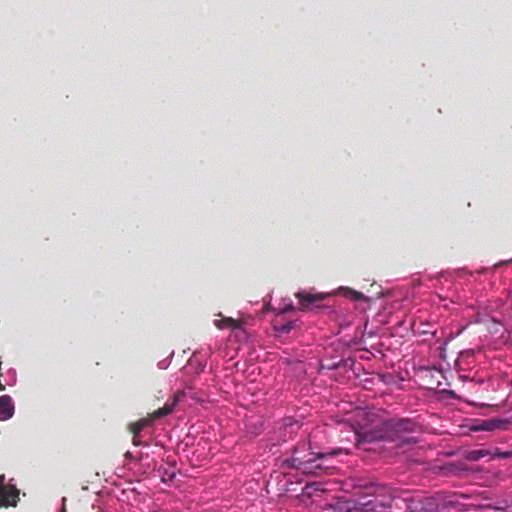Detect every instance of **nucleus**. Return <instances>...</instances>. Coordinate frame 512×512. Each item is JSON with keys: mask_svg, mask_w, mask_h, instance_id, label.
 I'll return each instance as SVG.
<instances>
[{"mask_svg": "<svg viewBox=\"0 0 512 512\" xmlns=\"http://www.w3.org/2000/svg\"><path fill=\"white\" fill-rule=\"evenodd\" d=\"M415 428V422L410 419L387 420L373 427L354 428V435L358 446L378 441H391L398 445L414 444L417 440L411 434Z\"/></svg>", "mask_w": 512, "mask_h": 512, "instance_id": "1", "label": "nucleus"}, {"mask_svg": "<svg viewBox=\"0 0 512 512\" xmlns=\"http://www.w3.org/2000/svg\"><path fill=\"white\" fill-rule=\"evenodd\" d=\"M365 489V494L373 496V499L361 501L340 497L323 507V512H368L375 511L378 507L389 508L395 499L393 488L374 482L359 485Z\"/></svg>", "mask_w": 512, "mask_h": 512, "instance_id": "2", "label": "nucleus"}, {"mask_svg": "<svg viewBox=\"0 0 512 512\" xmlns=\"http://www.w3.org/2000/svg\"><path fill=\"white\" fill-rule=\"evenodd\" d=\"M344 450L333 449L327 453H316L311 451L310 443H299L293 452L290 459L285 460V464L290 468H295L304 474H316V471L321 469V465L316 463L319 459H324L327 456H336L343 453ZM345 453L347 451L345 450Z\"/></svg>", "mask_w": 512, "mask_h": 512, "instance_id": "3", "label": "nucleus"}, {"mask_svg": "<svg viewBox=\"0 0 512 512\" xmlns=\"http://www.w3.org/2000/svg\"><path fill=\"white\" fill-rule=\"evenodd\" d=\"M186 396H189L192 400L198 403H203L204 399L197 397L196 394L192 391L191 388L178 391L174 394L173 399L171 401H168L162 408L158 409L153 413V415L149 418L141 419L140 421L136 423L130 424V430L133 433V444L135 446H139L142 444V441L140 439V433L147 427L151 426L153 424L154 419L164 417L166 415L171 414L176 405Z\"/></svg>", "mask_w": 512, "mask_h": 512, "instance_id": "4", "label": "nucleus"}, {"mask_svg": "<svg viewBox=\"0 0 512 512\" xmlns=\"http://www.w3.org/2000/svg\"><path fill=\"white\" fill-rule=\"evenodd\" d=\"M4 476H0V507L16 506L19 490L14 485L5 486Z\"/></svg>", "mask_w": 512, "mask_h": 512, "instance_id": "5", "label": "nucleus"}, {"mask_svg": "<svg viewBox=\"0 0 512 512\" xmlns=\"http://www.w3.org/2000/svg\"><path fill=\"white\" fill-rule=\"evenodd\" d=\"M297 299L302 309H310L316 302H320L325 299L326 294L323 293H311L306 291H300L296 294Z\"/></svg>", "mask_w": 512, "mask_h": 512, "instance_id": "6", "label": "nucleus"}, {"mask_svg": "<svg viewBox=\"0 0 512 512\" xmlns=\"http://www.w3.org/2000/svg\"><path fill=\"white\" fill-rule=\"evenodd\" d=\"M443 474L462 476L467 474L470 470L467 465L462 461L447 462L441 467Z\"/></svg>", "mask_w": 512, "mask_h": 512, "instance_id": "7", "label": "nucleus"}, {"mask_svg": "<svg viewBox=\"0 0 512 512\" xmlns=\"http://www.w3.org/2000/svg\"><path fill=\"white\" fill-rule=\"evenodd\" d=\"M15 407L9 395L0 396V420L6 421L13 417Z\"/></svg>", "mask_w": 512, "mask_h": 512, "instance_id": "8", "label": "nucleus"}, {"mask_svg": "<svg viewBox=\"0 0 512 512\" xmlns=\"http://www.w3.org/2000/svg\"><path fill=\"white\" fill-rule=\"evenodd\" d=\"M504 425V421L501 419H488L482 420L477 424H474L470 427L472 431H494L496 429L501 428Z\"/></svg>", "mask_w": 512, "mask_h": 512, "instance_id": "9", "label": "nucleus"}, {"mask_svg": "<svg viewBox=\"0 0 512 512\" xmlns=\"http://www.w3.org/2000/svg\"><path fill=\"white\" fill-rule=\"evenodd\" d=\"M177 469L173 463L166 462L158 468V474L163 483H170L176 476Z\"/></svg>", "mask_w": 512, "mask_h": 512, "instance_id": "10", "label": "nucleus"}, {"mask_svg": "<svg viewBox=\"0 0 512 512\" xmlns=\"http://www.w3.org/2000/svg\"><path fill=\"white\" fill-rule=\"evenodd\" d=\"M214 325L221 330L224 328L236 329L240 327L239 321L231 317H223L222 319H216L214 320Z\"/></svg>", "mask_w": 512, "mask_h": 512, "instance_id": "11", "label": "nucleus"}, {"mask_svg": "<svg viewBox=\"0 0 512 512\" xmlns=\"http://www.w3.org/2000/svg\"><path fill=\"white\" fill-rule=\"evenodd\" d=\"M488 455H490V452L486 449H475L465 451L463 457L468 461H478Z\"/></svg>", "mask_w": 512, "mask_h": 512, "instance_id": "12", "label": "nucleus"}, {"mask_svg": "<svg viewBox=\"0 0 512 512\" xmlns=\"http://www.w3.org/2000/svg\"><path fill=\"white\" fill-rule=\"evenodd\" d=\"M315 491H324L322 484L319 482H312L305 485L303 488V493L311 496Z\"/></svg>", "mask_w": 512, "mask_h": 512, "instance_id": "13", "label": "nucleus"}, {"mask_svg": "<svg viewBox=\"0 0 512 512\" xmlns=\"http://www.w3.org/2000/svg\"><path fill=\"white\" fill-rule=\"evenodd\" d=\"M294 326H295V322L289 321V322L281 324L279 326L275 325V330L279 333H288L293 329Z\"/></svg>", "mask_w": 512, "mask_h": 512, "instance_id": "14", "label": "nucleus"}, {"mask_svg": "<svg viewBox=\"0 0 512 512\" xmlns=\"http://www.w3.org/2000/svg\"><path fill=\"white\" fill-rule=\"evenodd\" d=\"M294 309L293 303L291 300L287 304H285L283 307H279L275 309V312L277 315L284 314L286 312L292 311Z\"/></svg>", "mask_w": 512, "mask_h": 512, "instance_id": "15", "label": "nucleus"}, {"mask_svg": "<svg viewBox=\"0 0 512 512\" xmlns=\"http://www.w3.org/2000/svg\"><path fill=\"white\" fill-rule=\"evenodd\" d=\"M345 290L348 292V294L350 295V297L354 300H365L367 301L368 298L365 297L362 293L360 292H357L355 290H352V289H346Z\"/></svg>", "mask_w": 512, "mask_h": 512, "instance_id": "16", "label": "nucleus"}, {"mask_svg": "<svg viewBox=\"0 0 512 512\" xmlns=\"http://www.w3.org/2000/svg\"><path fill=\"white\" fill-rule=\"evenodd\" d=\"M282 425L285 428H291L293 425H297L299 427L298 421L294 420L292 417L284 418Z\"/></svg>", "mask_w": 512, "mask_h": 512, "instance_id": "17", "label": "nucleus"}, {"mask_svg": "<svg viewBox=\"0 0 512 512\" xmlns=\"http://www.w3.org/2000/svg\"><path fill=\"white\" fill-rule=\"evenodd\" d=\"M173 355H174V351H172V352L170 353V355H169V357H168V358H166V359H163V360L159 361V362H158V367H159L160 369H167V368H168V366L170 365V359H171V357H173Z\"/></svg>", "mask_w": 512, "mask_h": 512, "instance_id": "18", "label": "nucleus"}, {"mask_svg": "<svg viewBox=\"0 0 512 512\" xmlns=\"http://www.w3.org/2000/svg\"><path fill=\"white\" fill-rule=\"evenodd\" d=\"M495 455L498 457H501V458H507L510 454L508 452H504V453H495Z\"/></svg>", "mask_w": 512, "mask_h": 512, "instance_id": "19", "label": "nucleus"}, {"mask_svg": "<svg viewBox=\"0 0 512 512\" xmlns=\"http://www.w3.org/2000/svg\"><path fill=\"white\" fill-rule=\"evenodd\" d=\"M60 512H66L65 507L63 506L60 510Z\"/></svg>", "mask_w": 512, "mask_h": 512, "instance_id": "20", "label": "nucleus"}, {"mask_svg": "<svg viewBox=\"0 0 512 512\" xmlns=\"http://www.w3.org/2000/svg\"><path fill=\"white\" fill-rule=\"evenodd\" d=\"M494 508H495L496 510H500V509H502L501 507H498V506H494Z\"/></svg>", "mask_w": 512, "mask_h": 512, "instance_id": "21", "label": "nucleus"}, {"mask_svg": "<svg viewBox=\"0 0 512 512\" xmlns=\"http://www.w3.org/2000/svg\"><path fill=\"white\" fill-rule=\"evenodd\" d=\"M446 503H447V504H450V505H452V504H453V502H452V501H447Z\"/></svg>", "mask_w": 512, "mask_h": 512, "instance_id": "22", "label": "nucleus"}]
</instances>
